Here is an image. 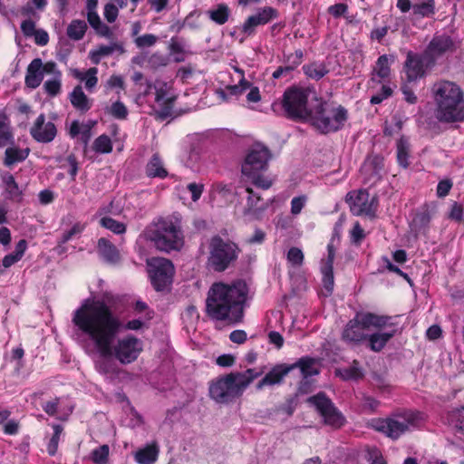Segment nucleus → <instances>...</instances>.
Instances as JSON below:
<instances>
[{
    "instance_id": "1",
    "label": "nucleus",
    "mask_w": 464,
    "mask_h": 464,
    "mask_svg": "<svg viewBox=\"0 0 464 464\" xmlns=\"http://www.w3.org/2000/svg\"><path fill=\"white\" fill-rule=\"evenodd\" d=\"M72 321L102 358H114L125 365L137 361L143 351L142 341L133 334L117 339L123 322L103 300L84 301L74 311Z\"/></svg>"
},
{
    "instance_id": "2",
    "label": "nucleus",
    "mask_w": 464,
    "mask_h": 464,
    "mask_svg": "<svg viewBox=\"0 0 464 464\" xmlns=\"http://www.w3.org/2000/svg\"><path fill=\"white\" fill-rule=\"evenodd\" d=\"M247 295L248 286L242 279L231 284L214 283L206 299V312L211 319L232 324H239L244 317Z\"/></svg>"
},
{
    "instance_id": "3",
    "label": "nucleus",
    "mask_w": 464,
    "mask_h": 464,
    "mask_svg": "<svg viewBox=\"0 0 464 464\" xmlns=\"http://www.w3.org/2000/svg\"><path fill=\"white\" fill-rule=\"evenodd\" d=\"M263 371L249 368L245 372H232L209 382L210 399L219 404H228L242 396L247 386L263 374Z\"/></svg>"
},
{
    "instance_id": "4",
    "label": "nucleus",
    "mask_w": 464,
    "mask_h": 464,
    "mask_svg": "<svg viewBox=\"0 0 464 464\" xmlns=\"http://www.w3.org/2000/svg\"><path fill=\"white\" fill-rule=\"evenodd\" d=\"M435 116L440 121L455 122L464 120V99L460 87L453 82L440 81L432 86Z\"/></svg>"
},
{
    "instance_id": "5",
    "label": "nucleus",
    "mask_w": 464,
    "mask_h": 464,
    "mask_svg": "<svg viewBox=\"0 0 464 464\" xmlns=\"http://www.w3.org/2000/svg\"><path fill=\"white\" fill-rule=\"evenodd\" d=\"M144 236L160 251L179 250L184 245L181 218L178 215L159 218L147 227Z\"/></svg>"
},
{
    "instance_id": "6",
    "label": "nucleus",
    "mask_w": 464,
    "mask_h": 464,
    "mask_svg": "<svg viewBox=\"0 0 464 464\" xmlns=\"http://www.w3.org/2000/svg\"><path fill=\"white\" fill-rule=\"evenodd\" d=\"M314 98L315 93L310 88L292 86L280 100L273 102L272 109L292 120H308L314 110L309 107V101Z\"/></svg>"
},
{
    "instance_id": "7",
    "label": "nucleus",
    "mask_w": 464,
    "mask_h": 464,
    "mask_svg": "<svg viewBox=\"0 0 464 464\" xmlns=\"http://www.w3.org/2000/svg\"><path fill=\"white\" fill-rule=\"evenodd\" d=\"M390 319L382 314H377L371 312L357 314L354 318L351 319L344 326L342 333V340L351 344H360L365 341L368 334L364 330L374 328L382 330L385 325H392Z\"/></svg>"
},
{
    "instance_id": "8",
    "label": "nucleus",
    "mask_w": 464,
    "mask_h": 464,
    "mask_svg": "<svg viewBox=\"0 0 464 464\" xmlns=\"http://www.w3.org/2000/svg\"><path fill=\"white\" fill-rule=\"evenodd\" d=\"M347 120V111L342 106L319 102L308 121L321 133H329L342 129Z\"/></svg>"
},
{
    "instance_id": "9",
    "label": "nucleus",
    "mask_w": 464,
    "mask_h": 464,
    "mask_svg": "<svg viewBox=\"0 0 464 464\" xmlns=\"http://www.w3.org/2000/svg\"><path fill=\"white\" fill-rule=\"evenodd\" d=\"M269 159L268 150L257 146L249 150L241 167L242 174L263 189L269 188L273 183L271 178L263 175L267 169Z\"/></svg>"
},
{
    "instance_id": "10",
    "label": "nucleus",
    "mask_w": 464,
    "mask_h": 464,
    "mask_svg": "<svg viewBox=\"0 0 464 464\" xmlns=\"http://www.w3.org/2000/svg\"><path fill=\"white\" fill-rule=\"evenodd\" d=\"M237 246L225 241L219 236L211 238L209 244L208 264L216 272H223L237 259Z\"/></svg>"
},
{
    "instance_id": "11",
    "label": "nucleus",
    "mask_w": 464,
    "mask_h": 464,
    "mask_svg": "<svg viewBox=\"0 0 464 464\" xmlns=\"http://www.w3.org/2000/svg\"><path fill=\"white\" fill-rule=\"evenodd\" d=\"M419 412H409L403 417V420L394 418H377L372 419L371 426L376 431L385 434L388 438L395 440L409 430L410 426H413L419 420Z\"/></svg>"
},
{
    "instance_id": "12",
    "label": "nucleus",
    "mask_w": 464,
    "mask_h": 464,
    "mask_svg": "<svg viewBox=\"0 0 464 464\" xmlns=\"http://www.w3.org/2000/svg\"><path fill=\"white\" fill-rule=\"evenodd\" d=\"M308 401L314 406L325 425L334 429H341L345 425L346 418L324 392L311 396Z\"/></svg>"
},
{
    "instance_id": "13",
    "label": "nucleus",
    "mask_w": 464,
    "mask_h": 464,
    "mask_svg": "<svg viewBox=\"0 0 464 464\" xmlns=\"http://www.w3.org/2000/svg\"><path fill=\"white\" fill-rule=\"evenodd\" d=\"M212 200H224L230 203L246 200L247 203H255L260 200V197L250 188L226 185L221 182L215 183L210 188Z\"/></svg>"
},
{
    "instance_id": "14",
    "label": "nucleus",
    "mask_w": 464,
    "mask_h": 464,
    "mask_svg": "<svg viewBox=\"0 0 464 464\" xmlns=\"http://www.w3.org/2000/svg\"><path fill=\"white\" fill-rule=\"evenodd\" d=\"M389 318V323L392 325H385L382 330H377L378 332L369 334L367 337L368 348L375 353H380L384 349L387 343L400 333L399 323L397 321L398 315H383Z\"/></svg>"
},
{
    "instance_id": "15",
    "label": "nucleus",
    "mask_w": 464,
    "mask_h": 464,
    "mask_svg": "<svg viewBox=\"0 0 464 464\" xmlns=\"http://www.w3.org/2000/svg\"><path fill=\"white\" fill-rule=\"evenodd\" d=\"M174 266L170 260L159 258L155 260L153 269L150 272V281L156 291H163L172 282Z\"/></svg>"
},
{
    "instance_id": "16",
    "label": "nucleus",
    "mask_w": 464,
    "mask_h": 464,
    "mask_svg": "<svg viewBox=\"0 0 464 464\" xmlns=\"http://www.w3.org/2000/svg\"><path fill=\"white\" fill-rule=\"evenodd\" d=\"M456 49L457 46L451 37L445 34L435 35L424 51V58L428 61V65H434L437 59L453 53Z\"/></svg>"
},
{
    "instance_id": "17",
    "label": "nucleus",
    "mask_w": 464,
    "mask_h": 464,
    "mask_svg": "<svg viewBox=\"0 0 464 464\" xmlns=\"http://www.w3.org/2000/svg\"><path fill=\"white\" fill-rule=\"evenodd\" d=\"M278 17V11L271 6L258 8L256 13L248 16L242 24L241 31L246 35H252L256 28L260 25H266Z\"/></svg>"
},
{
    "instance_id": "18",
    "label": "nucleus",
    "mask_w": 464,
    "mask_h": 464,
    "mask_svg": "<svg viewBox=\"0 0 464 464\" xmlns=\"http://www.w3.org/2000/svg\"><path fill=\"white\" fill-rule=\"evenodd\" d=\"M33 139L41 143H49L54 140L57 129L53 121H46L44 113L40 114L30 128Z\"/></svg>"
},
{
    "instance_id": "19",
    "label": "nucleus",
    "mask_w": 464,
    "mask_h": 464,
    "mask_svg": "<svg viewBox=\"0 0 464 464\" xmlns=\"http://www.w3.org/2000/svg\"><path fill=\"white\" fill-rule=\"evenodd\" d=\"M432 65H428V61L424 58V53L419 55L410 51L407 53L404 63V71L409 82L416 81L425 75L427 69Z\"/></svg>"
},
{
    "instance_id": "20",
    "label": "nucleus",
    "mask_w": 464,
    "mask_h": 464,
    "mask_svg": "<svg viewBox=\"0 0 464 464\" xmlns=\"http://www.w3.org/2000/svg\"><path fill=\"white\" fill-rule=\"evenodd\" d=\"M155 91V102L160 108V115L164 118L170 116L176 100V97L170 93V86L165 82L157 81Z\"/></svg>"
},
{
    "instance_id": "21",
    "label": "nucleus",
    "mask_w": 464,
    "mask_h": 464,
    "mask_svg": "<svg viewBox=\"0 0 464 464\" xmlns=\"http://www.w3.org/2000/svg\"><path fill=\"white\" fill-rule=\"evenodd\" d=\"M436 211L435 206L430 208L429 205H421L419 208L412 209L410 214V226L411 230L420 232L422 229L428 228L431 218L436 214Z\"/></svg>"
},
{
    "instance_id": "22",
    "label": "nucleus",
    "mask_w": 464,
    "mask_h": 464,
    "mask_svg": "<svg viewBox=\"0 0 464 464\" xmlns=\"http://www.w3.org/2000/svg\"><path fill=\"white\" fill-rule=\"evenodd\" d=\"M293 371V367L287 363L276 364L272 369L257 382L256 389L261 390L266 386L279 385L284 378Z\"/></svg>"
},
{
    "instance_id": "23",
    "label": "nucleus",
    "mask_w": 464,
    "mask_h": 464,
    "mask_svg": "<svg viewBox=\"0 0 464 464\" xmlns=\"http://www.w3.org/2000/svg\"><path fill=\"white\" fill-rule=\"evenodd\" d=\"M95 125V121L80 122L79 121L75 120L70 123L68 128V134L72 139H78L86 147L92 135V130Z\"/></svg>"
},
{
    "instance_id": "24",
    "label": "nucleus",
    "mask_w": 464,
    "mask_h": 464,
    "mask_svg": "<svg viewBox=\"0 0 464 464\" xmlns=\"http://www.w3.org/2000/svg\"><path fill=\"white\" fill-rule=\"evenodd\" d=\"M6 144H10L5 151L3 163L5 167H12L15 164L24 161L31 150L28 147L21 148L20 146L14 143V140Z\"/></svg>"
},
{
    "instance_id": "25",
    "label": "nucleus",
    "mask_w": 464,
    "mask_h": 464,
    "mask_svg": "<svg viewBox=\"0 0 464 464\" xmlns=\"http://www.w3.org/2000/svg\"><path fill=\"white\" fill-rule=\"evenodd\" d=\"M43 79V61L40 58H35L27 66L24 83L30 89H36L42 83Z\"/></svg>"
},
{
    "instance_id": "26",
    "label": "nucleus",
    "mask_w": 464,
    "mask_h": 464,
    "mask_svg": "<svg viewBox=\"0 0 464 464\" xmlns=\"http://www.w3.org/2000/svg\"><path fill=\"white\" fill-rule=\"evenodd\" d=\"M69 101L72 106L81 113H86L92 107V100L90 99L82 85H76L69 93Z\"/></svg>"
},
{
    "instance_id": "27",
    "label": "nucleus",
    "mask_w": 464,
    "mask_h": 464,
    "mask_svg": "<svg viewBox=\"0 0 464 464\" xmlns=\"http://www.w3.org/2000/svg\"><path fill=\"white\" fill-rule=\"evenodd\" d=\"M70 73L74 79L84 82L85 89L90 92H92L98 84V69L96 67H91L86 71L73 68L70 70Z\"/></svg>"
},
{
    "instance_id": "28",
    "label": "nucleus",
    "mask_w": 464,
    "mask_h": 464,
    "mask_svg": "<svg viewBox=\"0 0 464 464\" xmlns=\"http://www.w3.org/2000/svg\"><path fill=\"white\" fill-rule=\"evenodd\" d=\"M98 252L102 258L110 264H116L121 259L118 248L107 238L101 237L97 245Z\"/></svg>"
},
{
    "instance_id": "29",
    "label": "nucleus",
    "mask_w": 464,
    "mask_h": 464,
    "mask_svg": "<svg viewBox=\"0 0 464 464\" xmlns=\"http://www.w3.org/2000/svg\"><path fill=\"white\" fill-rule=\"evenodd\" d=\"M335 376L339 377L343 381L348 382V381H360L364 378V371L361 367V363L358 360L354 359L351 365L344 368H339L336 369Z\"/></svg>"
},
{
    "instance_id": "30",
    "label": "nucleus",
    "mask_w": 464,
    "mask_h": 464,
    "mask_svg": "<svg viewBox=\"0 0 464 464\" xmlns=\"http://www.w3.org/2000/svg\"><path fill=\"white\" fill-rule=\"evenodd\" d=\"M115 51L124 52L122 45L117 43L109 45L101 44L89 52V58L93 64L97 65L102 58L111 55Z\"/></svg>"
},
{
    "instance_id": "31",
    "label": "nucleus",
    "mask_w": 464,
    "mask_h": 464,
    "mask_svg": "<svg viewBox=\"0 0 464 464\" xmlns=\"http://www.w3.org/2000/svg\"><path fill=\"white\" fill-rule=\"evenodd\" d=\"M159 452L156 443L149 444L136 451L134 459L139 464H154L158 459Z\"/></svg>"
},
{
    "instance_id": "32",
    "label": "nucleus",
    "mask_w": 464,
    "mask_h": 464,
    "mask_svg": "<svg viewBox=\"0 0 464 464\" xmlns=\"http://www.w3.org/2000/svg\"><path fill=\"white\" fill-rule=\"evenodd\" d=\"M208 18L218 25L225 24L231 16V10L227 4H218L207 11Z\"/></svg>"
},
{
    "instance_id": "33",
    "label": "nucleus",
    "mask_w": 464,
    "mask_h": 464,
    "mask_svg": "<svg viewBox=\"0 0 464 464\" xmlns=\"http://www.w3.org/2000/svg\"><path fill=\"white\" fill-rule=\"evenodd\" d=\"M146 173L150 178L164 179L168 176V171L158 154H154L148 162Z\"/></svg>"
},
{
    "instance_id": "34",
    "label": "nucleus",
    "mask_w": 464,
    "mask_h": 464,
    "mask_svg": "<svg viewBox=\"0 0 464 464\" xmlns=\"http://www.w3.org/2000/svg\"><path fill=\"white\" fill-rule=\"evenodd\" d=\"M412 13L417 17H431L436 13L435 0L416 1L412 5Z\"/></svg>"
},
{
    "instance_id": "35",
    "label": "nucleus",
    "mask_w": 464,
    "mask_h": 464,
    "mask_svg": "<svg viewBox=\"0 0 464 464\" xmlns=\"http://www.w3.org/2000/svg\"><path fill=\"white\" fill-rule=\"evenodd\" d=\"M315 360L312 357L304 356L300 358L295 363L289 364V366L293 367V370L295 368H299L303 378L306 379L308 377L318 374V371L314 368Z\"/></svg>"
},
{
    "instance_id": "36",
    "label": "nucleus",
    "mask_w": 464,
    "mask_h": 464,
    "mask_svg": "<svg viewBox=\"0 0 464 464\" xmlns=\"http://www.w3.org/2000/svg\"><path fill=\"white\" fill-rule=\"evenodd\" d=\"M397 161L401 167L407 169L410 165V143L408 140L401 137L397 141Z\"/></svg>"
},
{
    "instance_id": "37",
    "label": "nucleus",
    "mask_w": 464,
    "mask_h": 464,
    "mask_svg": "<svg viewBox=\"0 0 464 464\" xmlns=\"http://www.w3.org/2000/svg\"><path fill=\"white\" fill-rule=\"evenodd\" d=\"M393 61V55H381L376 62V65L373 70L374 73L381 79L389 77L391 72L390 63Z\"/></svg>"
},
{
    "instance_id": "38",
    "label": "nucleus",
    "mask_w": 464,
    "mask_h": 464,
    "mask_svg": "<svg viewBox=\"0 0 464 464\" xmlns=\"http://www.w3.org/2000/svg\"><path fill=\"white\" fill-rule=\"evenodd\" d=\"M87 24L82 20H72L67 27V35L70 39L79 41L83 38Z\"/></svg>"
},
{
    "instance_id": "39",
    "label": "nucleus",
    "mask_w": 464,
    "mask_h": 464,
    "mask_svg": "<svg viewBox=\"0 0 464 464\" xmlns=\"http://www.w3.org/2000/svg\"><path fill=\"white\" fill-rule=\"evenodd\" d=\"M111 139L106 135L102 134L98 136L92 142V149L99 154H108L112 151Z\"/></svg>"
},
{
    "instance_id": "40",
    "label": "nucleus",
    "mask_w": 464,
    "mask_h": 464,
    "mask_svg": "<svg viewBox=\"0 0 464 464\" xmlns=\"http://www.w3.org/2000/svg\"><path fill=\"white\" fill-rule=\"evenodd\" d=\"M323 275V285L327 292V295H332L334 286V266L323 265L321 268Z\"/></svg>"
},
{
    "instance_id": "41",
    "label": "nucleus",
    "mask_w": 464,
    "mask_h": 464,
    "mask_svg": "<svg viewBox=\"0 0 464 464\" xmlns=\"http://www.w3.org/2000/svg\"><path fill=\"white\" fill-rule=\"evenodd\" d=\"M378 205H350V210L354 216L366 217L373 219L376 217Z\"/></svg>"
},
{
    "instance_id": "42",
    "label": "nucleus",
    "mask_w": 464,
    "mask_h": 464,
    "mask_svg": "<svg viewBox=\"0 0 464 464\" xmlns=\"http://www.w3.org/2000/svg\"><path fill=\"white\" fill-rule=\"evenodd\" d=\"M303 70L308 77L315 80L323 78L328 72L324 64L316 63L304 65Z\"/></svg>"
},
{
    "instance_id": "43",
    "label": "nucleus",
    "mask_w": 464,
    "mask_h": 464,
    "mask_svg": "<svg viewBox=\"0 0 464 464\" xmlns=\"http://www.w3.org/2000/svg\"><path fill=\"white\" fill-rule=\"evenodd\" d=\"M53 434L47 444V452L50 456H54L57 453L60 436L63 430V426L60 424L53 425Z\"/></svg>"
},
{
    "instance_id": "44",
    "label": "nucleus",
    "mask_w": 464,
    "mask_h": 464,
    "mask_svg": "<svg viewBox=\"0 0 464 464\" xmlns=\"http://www.w3.org/2000/svg\"><path fill=\"white\" fill-rule=\"evenodd\" d=\"M100 225L115 234H123L126 231V227L123 223L114 220L109 217H103L100 219Z\"/></svg>"
},
{
    "instance_id": "45",
    "label": "nucleus",
    "mask_w": 464,
    "mask_h": 464,
    "mask_svg": "<svg viewBox=\"0 0 464 464\" xmlns=\"http://www.w3.org/2000/svg\"><path fill=\"white\" fill-rule=\"evenodd\" d=\"M110 449L104 444L92 451V460L96 464H106L109 459Z\"/></svg>"
},
{
    "instance_id": "46",
    "label": "nucleus",
    "mask_w": 464,
    "mask_h": 464,
    "mask_svg": "<svg viewBox=\"0 0 464 464\" xmlns=\"http://www.w3.org/2000/svg\"><path fill=\"white\" fill-rule=\"evenodd\" d=\"M108 113L118 120H125L128 116V109L121 101H116L108 109Z\"/></svg>"
},
{
    "instance_id": "47",
    "label": "nucleus",
    "mask_w": 464,
    "mask_h": 464,
    "mask_svg": "<svg viewBox=\"0 0 464 464\" xmlns=\"http://www.w3.org/2000/svg\"><path fill=\"white\" fill-rule=\"evenodd\" d=\"M44 89L51 97L58 95L62 90V77H53L47 80L44 84Z\"/></svg>"
},
{
    "instance_id": "48",
    "label": "nucleus",
    "mask_w": 464,
    "mask_h": 464,
    "mask_svg": "<svg viewBox=\"0 0 464 464\" xmlns=\"http://www.w3.org/2000/svg\"><path fill=\"white\" fill-rule=\"evenodd\" d=\"M369 192L367 189H358L349 192L345 197L346 203H368Z\"/></svg>"
},
{
    "instance_id": "49",
    "label": "nucleus",
    "mask_w": 464,
    "mask_h": 464,
    "mask_svg": "<svg viewBox=\"0 0 464 464\" xmlns=\"http://www.w3.org/2000/svg\"><path fill=\"white\" fill-rule=\"evenodd\" d=\"M450 420L455 431L464 436V415L458 410L450 414Z\"/></svg>"
},
{
    "instance_id": "50",
    "label": "nucleus",
    "mask_w": 464,
    "mask_h": 464,
    "mask_svg": "<svg viewBox=\"0 0 464 464\" xmlns=\"http://www.w3.org/2000/svg\"><path fill=\"white\" fill-rule=\"evenodd\" d=\"M84 229V226L81 223H75L69 230L64 231L58 241V245H63L71 240L75 235L80 234Z\"/></svg>"
},
{
    "instance_id": "51",
    "label": "nucleus",
    "mask_w": 464,
    "mask_h": 464,
    "mask_svg": "<svg viewBox=\"0 0 464 464\" xmlns=\"http://www.w3.org/2000/svg\"><path fill=\"white\" fill-rule=\"evenodd\" d=\"M158 42V36L152 34H146L140 36H138L134 43L138 48H147L153 46Z\"/></svg>"
},
{
    "instance_id": "52",
    "label": "nucleus",
    "mask_w": 464,
    "mask_h": 464,
    "mask_svg": "<svg viewBox=\"0 0 464 464\" xmlns=\"http://www.w3.org/2000/svg\"><path fill=\"white\" fill-rule=\"evenodd\" d=\"M350 237L352 244L360 246L362 240L365 238V233L360 223L356 221L350 232Z\"/></svg>"
},
{
    "instance_id": "53",
    "label": "nucleus",
    "mask_w": 464,
    "mask_h": 464,
    "mask_svg": "<svg viewBox=\"0 0 464 464\" xmlns=\"http://www.w3.org/2000/svg\"><path fill=\"white\" fill-rule=\"evenodd\" d=\"M287 260L294 266H300L304 262V254L298 247H291L287 253Z\"/></svg>"
},
{
    "instance_id": "54",
    "label": "nucleus",
    "mask_w": 464,
    "mask_h": 464,
    "mask_svg": "<svg viewBox=\"0 0 464 464\" xmlns=\"http://www.w3.org/2000/svg\"><path fill=\"white\" fill-rule=\"evenodd\" d=\"M0 125L5 127V131L8 132V137L1 138L2 145H5L7 142H10L14 139V133L10 125V121L5 111L0 110Z\"/></svg>"
},
{
    "instance_id": "55",
    "label": "nucleus",
    "mask_w": 464,
    "mask_h": 464,
    "mask_svg": "<svg viewBox=\"0 0 464 464\" xmlns=\"http://www.w3.org/2000/svg\"><path fill=\"white\" fill-rule=\"evenodd\" d=\"M264 210L263 207L253 208V205H250L244 210L245 218L246 221L261 219Z\"/></svg>"
},
{
    "instance_id": "56",
    "label": "nucleus",
    "mask_w": 464,
    "mask_h": 464,
    "mask_svg": "<svg viewBox=\"0 0 464 464\" xmlns=\"http://www.w3.org/2000/svg\"><path fill=\"white\" fill-rule=\"evenodd\" d=\"M392 93V90L391 87L387 85H382L381 92L372 95L371 97V103L372 104H379L388 97H390Z\"/></svg>"
},
{
    "instance_id": "57",
    "label": "nucleus",
    "mask_w": 464,
    "mask_h": 464,
    "mask_svg": "<svg viewBox=\"0 0 464 464\" xmlns=\"http://www.w3.org/2000/svg\"><path fill=\"white\" fill-rule=\"evenodd\" d=\"M448 218L455 222H463L464 205H452L451 209L448 215Z\"/></svg>"
},
{
    "instance_id": "58",
    "label": "nucleus",
    "mask_w": 464,
    "mask_h": 464,
    "mask_svg": "<svg viewBox=\"0 0 464 464\" xmlns=\"http://www.w3.org/2000/svg\"><path fill=\"white\" fill-rule=\"evenodd\" d=\"M103 14L107 22L113 23L118 17L119 10L114 4H106Z\"/></svg>"
},
{
    "instance_id": "59",
    "label": "nucleus",
    "mask_w": 464,
    "mask_h": 464,
    "mask_svg": "<svg viewBox=\"0 0 464 464\" xmlns=\"http://www.w3.org/2000/svg\"><path fill=\"white\" fill-rule=\"evenodd\" d=\"M266 234L260 228H256L253 236L246 239L248 245H261L266 240Z\"/></svg>"
},
{
    "instance_id": "60",
    "label": "nucleus",
    "mask_w": 464,
    "mask_h": 464,
    "mask_svg": "<svg viewBox=\"0 0 464 464\" xmlns=\"http://www.w3.org/2000/svg\"><path fill=\"white\" fill-rule=\"evenodd\" d=\"M188 190L191 194L192 201L196 202L200 198V197L203 193L204 185L200 184V183H195V182L189 183L188 185Z\"/></svg>"
},
{
    "instance_id": "61",
    "label": "nucleus",
    "mask_w": 464,
    "mask_h": 464,
    "mask_svg": "<svg viewBox=\"0 0 464 464\" xmlns=\"http://www.w3.org/2000/svg\"><path fill=\"white\" fill-rule=\"evenodd\" d=\"M58 406H59V399L54 398L52 401H46L42 405L43 410L45 413H47L49 416H54L56 415L58 411Z\"/></svg>"
},
{
    "instance_id": "62",
    "label": "nucleus",
    "mask_w": 464,
    "mask_h": 464,
    "mask_svg": "<svg viewBox=\"0 0 464 464\" xmlns=\"http://www.w3.org/2000/svg\"><path fill=\"white\" fill-rule=\"evenodd\" d=\"M4 182L5 184L6 189L10 194L14 196L19 194V188L13 175L7 174L6 176H5Z\"/></svg>"
},
{
    "instance_id": "63",
    "label": "nucleus",
    "mask_w": 464,
    "mask_h": 464,
    "mask_svg": "<svg viewBox=\"0 0 464 464\" xmlns=\"http://www.w3.org/2000/svg\"><path fill=\"white\" fill-rule=\"evenodd\" d=\"M347 10L348 5L343 3L335 4L328 7V13L335 18L343 15L347 12Z\"/></svg>"
},
{
    "instance_id": "64",
    "label": "nucleus",
    "mask_w": 464,
    "mask_h": 464,
    "mask_svg": "<svg viewBox=\"0 0 464 464\" xmlns=\"http://www.w3.org/2000/svg\"><path fill=\"white\" fill-rule=\"evenodd\" d=\"M452 188V182L450 179L440 180L437 186V195L440 198L445 197L449 194Z\"/></svg>"
}]
</instances>
